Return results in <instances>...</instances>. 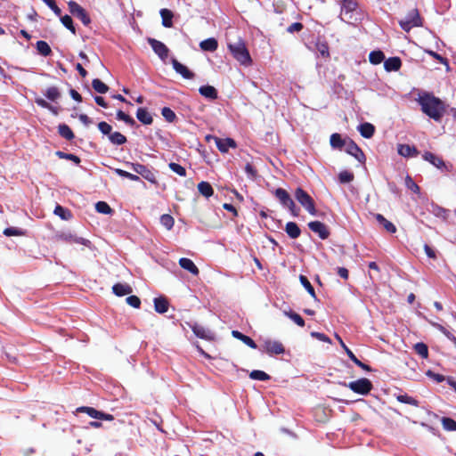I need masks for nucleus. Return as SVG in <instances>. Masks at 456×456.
Returning a JSON list of instances; mask_svg holds the SVG:
<instances>
[{"label":"nucleus","mask_w":456,"mask_h":456,"mask_svg":"<svg viewBox=\"0 0 456 456\" xmlns=\"http://www.w3.org/2000/svg\"><path fill=\"white\" fill-rule=\"evenodd\" d=\"M421 110L435 121H440L445 112V104L439 98L429 93H423L417 99Z\"/></svg>","instance_id":"nucleus-1"},{"label":"nucleus","mask_w":456,"mask_h":456,"mask_svg":"<svg viewBox=\"0 0 456 456\" xmlns=\"http://www.w3.org/2000/svg\"><path fill=\"white\" fill-rule=\"evenodd\" d=\"M228 48L232 56L244 66L251 64L252 60L248 49L242 40H238L235 43H228Z\"/></svg>","instance_id":"nucleus-2"},{"label":"nucleus","mask_w":456,"mask_h":456,"mask_svg":"<svg viewBox=\"0 0 456 456\" xmlns=\"http://www.w3.org/2000/svg\"><path fill=\"white\" fill-rule=\"evenodd\" d=\"M357 4L353 0H343L341 4L340 18L347 23H354L359 20Z\"/></svg>","instance_id":"nucleus-3"},{"label":"nucleus","mask_w":456,"mask_h":456,"mask_svg":"<svg viewBox=\"0 0 456 456\" xmlns=\"http://www.w3.org/2000/svg\"><path fill=\"white\" fill-rule=\"evenodd\" d=\"M295 198L310 215H316L314 201L305 191L302 188H297L295 191Z\"/></svg>","instance_id":"nucleus-4"},{"label":"nucleus","mask_w":456,"mask_h":456,"mask_svg":"<svg viewBox=\"0 0 456 456\" xmlns=\"http://www.w3.org/2000/svg\"><path fill=\"white\" fill-rule=\"evenodd\" d=\"M274 195L276 199L280 201L282 207L288 208L292 216H297L299 213V209L296 208V204L287 192L286 190L282 188H278L274 191Z\"/></svg>","instance_id":"nucleus-5"},{"label":"nucleus","mask_w":456,"mask_h":456,"mask_svg":"<svg viewBox=\"0 0 456 456\" xmlns=\"http://www.w3.org/2000/svg\"><path fill=\"white\" fill-rule=\"evenodd\" d=\"M401 28L409 32L414 27L422 26L421 18L417 9H413L409 12L405 19L399 21Z\"/></svg>","instance_id":"nucleus-6"},{"label":"nucleus","mask_w":456,"mask_h":456,"mask_svg":"<svg viewBox=\"0 0 456 456\" xmlns=\"http://www.w3.org/2000/svg\"><path fill=\"white\" fill-rule=\"evenodd\" d=\"M251 348H258L261 352L267 354L271 357H276L280 354H286V350L283 344H262L261 347H258V344H247Z\"/></svg>","instance_id":"nucleus-7"},{"label":"nucleus","mask_w":456,"mask_h":456,"mask_svg":"<svg viewBox=\"0 0 456 456\" xmlns=\"http://www.w3.org/2000/svg\"><path fill=\"white\" fill-rule=\"evenodd\" d=\"M347 387L354 393L359 395H368L373 388L372 383L366 378H362L350 382Z\"/></svg>","instance_id":"nucleus-8"},{"label":"nucleus","mask_w":456,"mask_h":456,"mask_svg":"<svg viewBox=\"0 0 456 456\" xmlns=\"http://www.w3.org/2000/svg\"><path fill=\"white\" fill-rule=\"evenodd\" d=\"M77 412L86 413L93 419H101V420H109L111 421L114 419V416L112 414L105 413L103 411H100L93 407L89 406H81L77 408Z\"/></svg>","instance_id":"nucleus-9"},{"label":"nucleus","mask_w":456,"mask_h":456,"mask_svg":"<svg viewBox=\"0 0 456 456\" xmlns=\"http://www.w3.org/2000/svg\"><path fill=\"white\" fill-rule=\"evenodd\" d=\"M127 166L130 167L134 172L142 175L147 181L152 183H156L155 174L151 170H150L146 166L139 163H127Z\"/></svg>","instance_id":"nucleus-10"},{"label":"nucleus","mask_w":456,"mask_h":456,"mask_svg":"<svg viewBox=\"0 0 456 456\" xmlns=\"http://www.w3.org/2000/svg\"><path fill=\"white\" fill-rule=\"evenodd\" d=\"M69 10L72 15L79 19L83 24L88 25L91 22L89 16L83 7L74 1L69 2Z\"/></svg>","instance_id":"nucleus-11"},{"label":"nucleus","mask_w":456,"mask_h":456,"mask_svg":"<svg viewBox=\"0 0 456 456\" xmlns=\"http://www.w3.org/2000/svg\"><path fill=\"white\" fill-rule=\"evenodd\" d=\"M148 43L151 46L154 53L162 60L166 61V59L168 56L169 49L167 47L165 44L162 42L154 39V38H148Z\"/></svg>","instance_id":"nucleus-12"},{"label":"nucleus","mask_w":456,"mask_h":456,"mask_svg":"<svg viewBox=\"0 0 456 456\" xmlns=\"http://www.w3.org/2000/svg\"><path fill=\"white\" fill-rule=\"evenodd\" d=\"M58 238L69 243L81 244L88 248H90L91 246L90 240L84 239L82 237H78L70 232H63L58 235Z\"/></svg>","instance_id":"nucleus-13"},{"label":"nucleus","mask_w":456,"mask_h":456,"mask_svg":"<svg viewBox=\"0 0 456 456\" xmlns=\"http://www.w3.org/2000/svg\"><path fill=\"white\" fill-rule=\"evenodd\" d=\"M345 147L346 151L354 157L360 163H363L365 161L364 153L353 141L346 142Z\"/></svg>","instance_id":"nucleus-14"},{"label":"nucleus","mask_w":456,"mask_h":456,"mask_svg":"<svg viewBox=\"0 0 456 456\" xmlns=\"http://www.w3.org/2000/svg\"><path fill=\"white\" fill-rule=\"evenodd\" d=\"M309 229L317 233L319 237L322 240L327 239L329 237V231L324 224L320 221H313L308 224Z\"/></svg>","instance_id":"nucleus-15"},{"label":"nucleus","mask_w":456,"mask_h":456,"mask_svg":"<svg viewBox=\"0 0 456 456\" xmlns=\"http://www.w3.org/2000/svg\"><path fill=\"white\" fill-rule=\"evenodd\" d=\"M191 327L193 333L196 335L197 338H199L200 339H205V340L214 339L211 330L205 328L204 326L198 324V323H194Z\"/></svg>","instance_id":"nucleus-16"},{"label":"nucleus","mask_w":456,"mask_h":456,"mask_svg":"<svg viewBox=\"0 0 456 456\" xmlns=\"http://www.w3.org/2000/svg\"><path fill=\"white\" fill-rule=\"evenodd\" d=\"M213 139L215 140L217 149L224 153L227 152L230 148L234 149L237 146L236 142L232 138L221 139L213 137Z\"/></svg>","instance_id":"nucleus-17"},{"label":"nucleus","mask_w":456,"mask_h":456,"mask_svg":"<svg viewBox=\"0 0 456 456\" xmlns=\"http://www.w3.org/2000/svg\"><path fill=\"white\" fill-rule=\"evenodd\" d=\"M172 65L174 69L179 73L183 78L191 79L194 74L183 64L180 63L176 59H172Z\"/></svg>","instance_id":"nucleus-18"},{"label":"nucleus","mask_w":456,"mask_h":456,"mask_svg":"<svg viewBox=\"0 0 456 456\" xmlns=\"http://www.w3.org/2000/svg\"><path fill=\"white\" fill-rule=\"evenodd\" d=\"M398 154L404 157H416L419 154L418 150L409 144H399L397 148Z\"/></svg>","instance_id":"nucleus-19"},{"label":"nucleus","mask_w":456,"mask_h":456,"mask_svg":"<svg viewBox=\"0 0 456 456\" xmlns=\"http://www.w3.org/2000/svg\"><path fill=\"white\" fill-rule=\"evenodd\" d=\"M402 65V61L399 57H391L384 61V68L387 71H397Z\"/></svg>","instance_id":"nucleus-20"},{"label":"nucleus","mask_w":456,"mask_h":456,"mask_svg":"<svg viewBox=\"0 0 456 456\" xmlns=\"http://www.w3.org/2000/svg\"><path fill=\"white\" fill-rule=\"evenodd\" d=\"M179 265L180 266L184 269V270H187L188 272H190L191 274L193 275H197L199 273V269L198 267L195 265V264L189 258H186V257H182L180 258L179 260Z\"/></svg>","instance_id":"nucleus-21"},{"label":"nucleus","mask_w":456,"mask_h":456,"mask_svg":"<svg viewBox=\"0 0 456 456\" xmlns=\"http://www.w3.org/2000/svg\"><path fill=\"white\" fill-rule=\"evenodd\" d=\"M112 291L115 295L122 297L132 293L133 289L130 285L126 283H117L112 287Z\"/></svg>","instance_id":"nucleus-22"},{"label":"nucleus","mask_w":456,"mask_h":456,"mask_svg":"<svg viewBox=\"0 0 456 456\" xmlns=\"http://www.w3.org/2000/svg\"><path fill=\"white\" fill-rule=\"evenodd\" d=\"M375 218L378 223L383 226V228L390 232L395 233L396 232V227L390 221L387 220L381 214H376Z\"/></svg>","instance_id":"nucleus-23"},{"label":"nucleus","mask_w":456,"mask_h":456,"mask_svg":"<svg viewBox=\"0 0 456 456\" xmlns=\"http://www.w3.org/2000/svg\"><path fill=\"white\" fill-rule=\"evenodd\" d=\"M200 94L209 100H216L217 98V91L212 86H203L199 89Z\"/></svg>","instance_id":"nucleus-24"},{"label":"nucleus","mask_w":456,"mask_h":456,"mask_svg":"<svg viewBox=\"0 0 456 456\" xmlns=\"http://www.w3.org/2000/svg\"><path fill=\"white\" fill-rule=\"evenodd\" d=\"M358 131L362 137L370 138L374 134L375 127L372 124L366 122L359 126Z\"/></svg>","instance_id":"nucleus-25"},{"label":"nucleus","mask_w":456,"mask_h":456,"mask_svg":"<svg viewBox=\"0 0 456 456\" xmlns=\"http://www.w3.org/2000/svg\"><path fill=\"white\" fill-rule=\"evenodd\" d=\"M155 311L159 314H164L168 310V302L164 297H156L154 299Z\"/></svg>","instance_id":"nucleus-26"},{"label":"nucleus","mask_w":456,"mask_h":456,"mask_svg":"<svg viewBox=\"0 0 456 456\" xmlns=\"http://www.w3.org/2000/svg\"><path fill=\"white\" fill-rule=\"evenodd\" d=\"M136 118L144 125H151L153 121L151 115L143 108L137 110Z\"/></svg>","instance_id":"nucleus-27"},{"label":"nucleus","mask_w":456,"mask_h":456,"mask_svg":"<svg viewBox=\"0 0 456 456\" xmlns=\"http://www.w3.org/2000/svg\"><path fill=\"white\" fill-rule=\"evenodd\" d=\"M423 159L425 160L430 162L432 165H434L437 168H442L443 167H444V163L443 159L431 152H428V151L425 152L423 155Z\"/></svg>","instance_id":"nucleus-28"},{"label":"nucleus","mask_w":456,"mask_h":456,"mask_svg":"<svg viewBox=\"0 0 456 456\" xmlns=\"http://www.w3.org/2000/svg\"><path fill=\"white\" fill-rule=\"evenodd\" d=\"M285 231H286L287 234L292 239L298 238L301 233V231L298 227V225L294 222L287 223Z\"/></svg>","instance_id":"nucleus-29"},{"label":"nucleus","mask_w":456,"mask_h":456,"mask_svg":"<svg viewBox=\"0 0 456 456\" xmlns=\"http://www.w3.org/2000/svg\"><path fill=\"white\" fill-rule=\"evenodd\" d=\"M200 46L203 51L214 52L217 49L218 44L215 38L210 37L201 41Z\"/></svg>","instance_id":"nucleus-30"},{"label":"nucleus","mask_w":456,"mask_h":456,"mask_svg":"<svg viewBox=\"0 0 456 456\" xmlns=\"http://www.w3.org/2000/svg\"><path fill=\"white\" fill-rule=\"evenodd\" d=\"M198 191L206 198H209L214 193L212 186L208 182H200L198 184Z\"/></svg>","instance_id":"nucleus-31"},{"label":"nucleus","mask_w":456,"mask_h":456,"mask_svg":"<svg viewBox=\"0 0 456 456\" xmlns=\"http://www.w3.org/2000/svg\"><path fill=\"white\" fill-rule=\"evenodd\" d=\"M330 142L331 147L335 149H342L346 143V142L342 139L341 135L337 133L330 135Z\"/></svg>","instance_id":"nucleus-32"},{"label":"nucleus","mask_w":456,"mask_h":456,"mask_svg":"<svg viewBox=\"0 0 456 456\" xmlns=\"http://www.w3.org/2000/svg\"><path fill=\"white\" fill-rule=\"evenodd\" d=\"M160 15L162 18V25L166 28H171L173 26L172 19L173 13L167 9H161Z\"/></svg>","instance_id":"nucleus-33"},{"label":"nucleus","mask_w":456,"mask_h":456,"mask_svg":"<svg viewBox=\"0 0 456 456\" xmlns=\"http://www.w3.org/2000/svg\"><path fill=\"white\" fill-rule=\"evenodd\" d=\"M109 140L114 145H122L126 142V138L119 132L110 134Z\"/></svg>","instance_id":"nucleus-34"},{"label":"nucleus","mask_w":456,"mask_h":456,"mask_svg":"<svg viewBox=\"0 0 456 456\" xmlns=\"http://www.w3.org/2000/svg\"><path fill=\"white\" fill-rule=\"evenodd\" d=\"M58 132L61 136L67 140H71L74 138V134L69 126L66 124H61L58 126Z\"/></svg>","instance_id":"nucleus-35"},{"label":"nucleus","mask_w":456,"mask_h":456,"mask_svg":"<svg viewBox=\"0 0 456 456\" xmlns=\"http://www.w3.org/2000/svg\"><path fill=\"white\" fill-rule=\"evenodd\" d=\"M249 378L254 380L266 381L271 379V376L266 372L259 370H254L249 373Z\"/></svg>","instance_id":"nucleus-36"},{"label":"nucleus","mask_w":456,"mask_h":456,"mask_svg":"<svg viewBox=\"0 0 456 456\" xmlns=\"http://www.w3.org/2000/svg\"><path fill=\"white\" fill-rule=\"evenodd\" d=\"M370 62L378 65L385 60V55L381 51H372L369 55Z\"/></svg>","instance_id":"nucleus-37"},{"label":"nucleus","mask_w":456,"mask_h":456,"mask_svg":"<svg viewBox=\"0 0 456 456\" xmlns=\"http://www.w3.org/2000/svg\"><path fill=\"white\" fill-rule=\"evenodd\" d=\"M44 94L50 101H56L61 97V93H60L59 89L55 86H51V87L46 88Z\"/></svg>","instance_id":"nucleus-38"},{"label":"nucleus","mask_w":456,"mask_h":456,"mask_svg":"<svg viewBox=\"0 0 456 456\" xmlns=\"http://www.w3.org/2000/svg\"><path fill=\"white\" fill-rule=\"evenodd\" d=\"M397 401L403 403L410 404L415 407L419 406V401L413 398L412 396L408 395L407 394L399 395L396 397Z\"/></svg>","instance_id":"nucleus-39"},{"label":"nucleus","mask_w":456,"mask_h":456,"mask_svg":"<svg viewBox=\"0 0 456 456\" xmlns=\"http://www.w3.org/2000/svg\"><path fill=\"white\" fill-rule=\"evenodd\" d=\"M93 88L99 94H105L108 92L109 87L102 81L95 78L92 82Z\"/></svg>","instance_id":"nucleus-40"},{"label":"nucleus","mask_w":456,"mask_h":456,"mask_svg":"<svg viewBox=\"0 0 456 456\" xmlns=\"http://www.w3.org/2000/svg\"><path fill=\"white\" fill-rule=\"evenodd\" d=\"M442 425L445 430L456 431V420L449 417H444L442 419Z\"/></svg>","instance_id":"nucleus-41"},{"label":"nucleus","mask_w":456,"mask_h":456,"mask_svg":"<svg viewBox=\"0 0 456 456\" xmlns=\"http://www.w3.org/2000/svg\"><path fill=\"white\" fill-rule=\"evenodd\" d=\"M37 49L43 56H48L51 53V47L45 41H37Z\"/></svg>","instance_id":"nucleus-42"},{"label":"nucleus","mask_w":456,"mask_h":456,"mask_svg":"<svg viewBox=\"0 0 456 456\" xmlns=\"http://www.w3.org/2000/svg\"><path fill=\"white\" fill-rule=\"evenodd\" d=\"M53 213L60 216L62 220H69L71 216L70 212L60 205L55 207Z\"/></svg>","instance_id":"nucleus-43"},{"label":"nucleus","mask_w":456,"mask_h":456,"mask_svg":"<svg viewBox=\"0 0 456 456\" xmlns=\"http://www.w3.org/2000/svg\"><path fill=\"white\" fill-rule=\"evenodd\" d=\"M299 280H300V282L303 285V287L307 290V292L314 298H316V295H315L314 289L313 286L311 285L310 281H308V279L305 276H304V275H300L299 276Z\"/></svg>","instance_id":"nucleus-44"},{"label":"nucleus","mask_w":456,"mask_h":456,"mask_svg":"<svg viewBox=\"0 0 456 456\" xmlns=\"http://www.w3.org/2000/svg\"><path fill=\"white\" fill-rule=\"evenodd\" d=\"M414 350L422 358L427 359L428 357V348L427 344H415Z\"/></svg>","instance_id":"nucleus-45"},{"label":"nucleus","mask_w":456,"mask_h":456,"mask_svg":"<svg viewBox=\"0 0 456 456\" xmlns=\"http://www.w3.org/2000/svg\"><path fill=\"white\" fill-rule=\"evenodd\" d=\"M60 17H61V21L63 24V26L66 27L69 30H70L72 34H76V28L73 25L71 17L69 15H64V16H60Z\"/></svg>","instance_id":"nucleus-46"},{"label":"nucleus","mask_w":456,"mask_h":456,"mask_svg":"<svg viewBox=\"0 0 456 456\" xmlns=\"http://www.w3.org/2000/svg\"><path fill=\"white\" fill-rule=\"evenodd\" d=\"M161 224L166 227L167 230H171L174 226L175 221L174 218L170 215H162L160 217Z\"/></svg>","instance_id":"nucleus-47"},{"label":"nucleus","mask_w":456,"mask_h":456,"mask_svg":"<svg viewBox=\"0 0 456 456\" xmlns=\"http://www.w3.org/2000/svg\"><path fill=\"white\" fill-rule=\"evenodd\" d=\"M290 320H292L296 324H297L300 327H303L305 324V322L303 318L295 312H285L284 313Z\"/></svg>","instance_id":"nucleus-48"},{"label":"nucleus","mask_w":456,"mask_h":456,"mask_svg":"<svg viewBox=\"0 0 456 456\" xmlns=\"http://www.w3.org/2000/svg\"><path fill=\"white\" fill-rule=\"evenodd\" d=\"M316 50L322 57H328L329 56V46L326 42L323 41H318L316 43Z\"/></svg>","instance_id":"nucleus-49"},{"label":"nucleus","mask_w":456,"mask_h":456,"mask_svg":"<svg viewBox=\"0 0 456 456\" xmlns=\"http://www.w3.org/2000/svg\"><path fill=\"white\" fill-rule=\"evenodd\" d=\"M95 209L97 212L101 213V214H105V215H108V214H110L111 213V208L104 201H99L95 204Z\"/></svg>","instance_id":"nucleus-50"},{"label":"nucleus","mask_w":456,"mask_h":456,"mask_svg":"<svg viewBox=\"0 0 456 456\" xmlns=\"http://www.w3.org/2000/svg\"><path fill=\"white\" fill-rule=\"evenodd\" d=\"M161 114L168 122H173L176 118L175 113L168 107H164L161 110Z\"/></svg>","instance_id":"nucleus-51"},{"label":"nucleus","mask_w":456,"mask_h":456,"mask_svg":"<svg viewBox=\"0 0 456 456\" xmlns=\"http://www.w3.org/2000/svg\"><path fill=\"white\" fill-rule=\"evenodd\" d=\"M169 168L176 173L178 175L180 176H185L186 175V170L183 167H182L181 165L177 164V163H175V162H171L169 163Z\"/></svg>","instance_id":"nucleus-52"},{"label":"nucleus","mask_w":456,"mask_h":456,"mask_svg":"<svg viewBox=\"0 0 456 456\" xmlns=\"http://www.w3.org/2000/svg\"><path fill=\"white\" fill-rule=\"evenodd\" d=\"M115 172L119 176L127 178V179H129L131 181H139L140 180V177L137 175L131 174V173H129L127 171H125V170H122V169H119V168L115 169Z\"/></svg>","instance_id":"nucleus-53"},{"label":"nucleus","mask_w":456,"mask_h":456,"mask_svg":"<svg viewBox=\"0 0 456 456\" xmlns=\"http://www.w3.org/2000/svg\"><path fill=\"white\" fill-rule=\"evenodd\" d=\"M339 181L342 183H347L354 180V175L348 171H342L338 175Z\"/></svg>","instance_id":"nucleus-54"},{"label":"nucleus","mask_w":456,"mask_h":456,"mask_svg":"<svg viewBox=\"0 0 456 456\" xmlns=\"http://www.w3.org/2000/svg\"><path fill=\"white\" fill-rule=\"evenodd\" d=\"M117 118L118 119L124 121L127 125L132 126L134 124V118L126 114L125 112H123L122 110L118 111Z\"/></svg>","instance_id":"nucleus-55"},{"label":"nucleus","mask_w":456,"mask_h":456,"mask_svg":"<svg viewBox=\"0 0 456 456\" xmlns=\"http://www.w3.org/2000/svg\"><path fill=\"white\" fill-rule=\"evenodd\" d=\"M4 234L5 236H22L24 235V232L21 229H18L15 227H9L4 229Z\"/></svg>","instance_id":"nucleus-56"},{"label":"nucleus","mask_w":456,"mask_h":456,"mask_svg":"<svg viewBox=\"0 0 456 456\" xmlns=\"http://www.w3.org/2000/svg\"><path fill=\"white\" fill-rule=\"evenodd\" d=\"M56 154L61 159H66L72 160L76 164H79L80 163V159L77 156H76V155H73V154H70V153H65V152H62V151H57Z\"/></svg>","instance_id":"nucleus-57"},{"label":"nucleus","mask_w":456,"mask_h":456,"mask_svg":"<svg viewBox=\"0 0 456 456\" xmlns=\"http://www.w3.org/2000/svg\"><path fill=\"white\" fill-rule=\"evenodd\" d=\"M99 130L103 134L110 136V134H112V127L107 122L102 121L98 124Z\"/></svg>","instance_id":"nucleus-58"},{"label":"nucleus","mask_w":456,"mask_h":456,"mask_svg":"<svg viewBox=\"0 0 456 456\" xmlns=\"http://www.w3.org/2000/svg\"><path fill=\"white\" fill-rule=\"evenodd\" d=\"M426 375H427L428 377H429L430 379H434V380H435L436 382H437V383H441V382H443V381L445 379V378H444V375L439 374V373H436V372H434V371H433V370H428L426 372Z\"/></svg>","instance_id":"nucleus-59"},{"label":"nucleus","mask_w":456,"mask_h":456,"mask_svg":"<svg viewBox=\"0 0 456 456\" xmlns=\"http://www.w3.org/2000/svg\"><path fill=\"white\" fill-rule=\"evenodd\" d=\"M43 2L49 7L51 8L53 12L57 15V16H61V9L56 5V3L54 0H43Z\"/></svg>","instance_id":"nucleus-60"},{"label":"nucleus","mask_w":456,"mask_h":456,"mask_svg":"<svg viewBox=\"0 0 456 456\" xmlns=\"http://www.w3.org/2000/svg\"><path fill=\"white\" fill-rule=\"evenodd\" d=\"M126 303L134 307V308H139L140 307V305H141V300L138 297L136 296H129L126 297Z\"/></svg>","instance_id":"nucleus-61"},{"label":"nucleus","mask_w":456,"mask_h":456,"mask_svg":"<svg viewBox=\"0 0 456 456\" xmlns=\"http://www.w3.org/2000/svg\"><path fill=\"white\" fill-rule=\"evenodd\" d=\"M405 183L409 190H411L416 193L419 192V185L416 183H414L411 177L407 176V178L405 180Z\"/></svg>","instance_id":"nucleus-62"},{"label":"nucleus","mask_w":456,"mask_h":456,"mask_svg":"<svg viewBox=\"0 0 456 456\" xmlns=\"http://www.w3.org/2000/svg\"><path fill=\"white\" fill-rule=\"evenodd\" d=\"M233 338L241 340L242 342H254L250 338L243 335L242 333L233 330L232 331Z\"/></svg>","instance_id":"nucleus-63"},{"label":"nucleus","mask_w":456,"mask_h":456,"mask_svg":"<svg viewBox=\"0 0 456 456\" xmlns=\"http://www.w3.org/2000/svg\"><path fill=\"white\" fill-rule=\"evenodd\" d=\"M303 28V25L299 22H294L292 23L289 28H288V31L289 33H293V32H298L302 29Z\"/></svg>","instance_id":"nucleus-64"}]
</instances>
